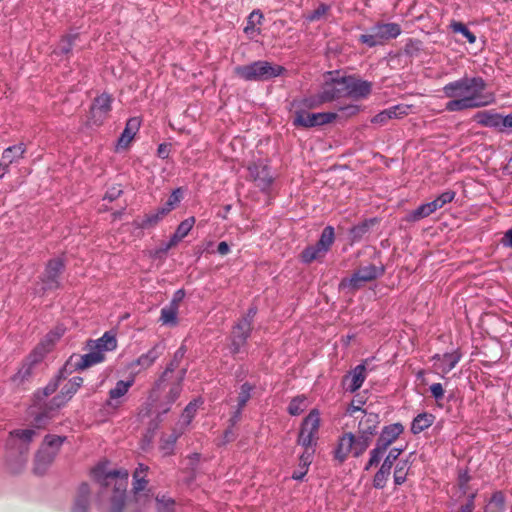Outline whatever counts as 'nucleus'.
<instances>
[{"instance_id": "nucleus-1", "label": "nucleus", "mask_w": 512, "mask_h": 512, "mask_svg": "<svg viewBox=\"0 0 512 512\" xmlns=\"http://www.w3.org/2000/svg\"><path fill=\"white\" fill-rule=\"evenodd\" d=\"M487 83L480 76H464L445 84L442 92L450 100L445 104L447 112L478 109L495 104L493 92H487Z\"/></svg>"}, {"instance_id": "nucleus-2", "label": "nucleus", "mask_w": 512, "mask_h": 512, "mask_svg": "<svg viewBox=\"0 0 512 512\" xmlns=\"http://www.w3.org/2000/svg\"><path fill=\"white\" fill-rule=\"evenodd\" d=\"M363 416L359 420L358 435L353 433H344L338 440L334 450V458L343 463L349 455L354 457L361 456L372 442V438L377 434L380 423L379 415L373 412L363 411Z\"/></svg>"}, {"instance_id": "nucleus-3", "label": "nucleus", "mask_w": 512, "mask_h": 512, "mask_svg": "<svg viewBox=\"0 0 512 512\" xmlns=\"http://www.w3.org/2000/svg\"><path fill=\"white\" fill-rule=\"evenodd\" d=\"M128 476L126 469L108 470L107 462L99 463L91 470V477L103 488L114 485V494L106 512H123Z\"/></svg>"}, {"instance_id": "nucleus-4", "label": "nucleus", "mask_w": 512, "mask_h": 512, "mask_svg": "<svg viewBox=\"0 0 512 512\" xmlns=\"http://www.w3.org/2000/svg\"><path fill=\"white\" fill-rule=\"evenodd\" d=\"M334 86L326 88L320 95L321 102L331 101L342 95L352 98H365L371 92V83L368 81L355 79L351 76L342 77L333 81Z\"/></svg>"}, {"instance_id": "nucleus-5", "label": "nucleus", "mask_w": 512, "mask_h": 512, "mask_svg": "<svg viewBox=\"0 0 512 512\" xmlns=\"http://www.w3.org/2000/svg\"><path fill=\"white\" fill-rule=\"evenodd\" d=\"M285 68L265 60L235 67V74L245 81H267L282 75Z\"/></svg>"}, {"instance_id": "nucleus-6", "label": "nucleus", "mask_w": 512, "mask_h": 512, "mask_svg": "<svg viewBox=\"0 0 512 512\" xmlns=\"http://www.w3.org/2000/svg\"><path fill=\"white\" fill-rule=\"evenodd\" d=\"M66 439L67 437L65 436L51 434L45 436L35 456L34 473L36 475H43L47 472Z\"/></svg>"}, {"instance_id": "nucleus-7", "label": "nucleus", "mask_w": 512, "mask_h": 512, "mask_svg": "<svg viewBox=\"0 0 512 512\" xmlns=\"http://www.w3.org/2000/svg\"><path fill=\"white\" fill-rule=\"evenodd\" d=\"M403 431L404 427L401 423H393L383 427L375 447L370 451L369 460L364 467L365 471L380 463L388 447L397 440Z\"/></svg>"}, {"instance_id": "nucleus-8", "label": "nucleus", "mask_w": 512, "mask_h": 512, "mask_svg": "<svg viewBox=\"0 0 512 512\" xmlns=\"http://www.w3.org/2000/svg\"><path fill=\"white\" fill-rule=\"evenodd\" d=\"M401 34V27L397 23H377L368 33L359 37V42L372 48L384 44L385 41L395 39Z\"/></svg>"}, {"instance_id": "nucleus-9", "label": "nucleus", "mask_w": 512, "mask_h": 512, "mask_svg": "<svg viewBox=\"0 0 512 512\" xmlns=\"http://www.w3.org/2000/svg\"><path fill=\"white\" fill-rule=\"evenodd\" d=\"M320 421V412L318 409H312L303 419L297 437V443L300 446L307 448L316 447Z\"/></svg>"}, {"instance_id": "nucleus-10", "label": "nucleus", "mask_w": 512, "mask_h": 512, "mask_svg": "<svg viewBox=\"0 0 512 512\" xmlns=\"http://www.w3.org/2000/svg\"><path fill=\"white\" fill-rule=\"evenodd\" d=\"M384 272L383 268H378L375 265H368L359 268L355 271L351 277L345 278L340 283V288H349L352 290L359 289L366 282L372 281L377 277L381 276Z\"/></svg>"}, {"instance_id": "nucleus-11", "label": "nucleus", "mask_w": 512, "mask_h": 512, "mask_svg": "<svg viewBox=\"0 0 512 512\" xmlns=\"http://www.w3.org/2000/svg\"><path fill=\"white\" fill-rule=\"evenodd\" d=\"M249 176L262 192H269L274 182L271 168L263 161L253 162L248 166Z\"/></svg>"}, {"instance_id": "nucleus-12", "label": "nucleus", "mask_w": 512, "mask_h": 512, "mask_svg": "<svg viewBox=\"0 0 512 512\" xmlns=\"http://www.w3.org/2000/svg\"><path fill=\"white\" fill-rule=\"evenodd\" d=\"M64 262L61 258L51 259L47 262L41 276L42 290H56L60 287V275L64 270Z\"/></svg>"}, {"instance_id": "nucleus-13", "label": "nucleus", "mask_w": 512, "mask_h": 512, "mask_svg": "<svg viewBox=\"0 0 512 512\" xmlns=\"http://www.w3.org/2000/svg\"><path fill=\"white\" fill-rule=\"evenodd\" d=\"M337 114L334 112L309 113L306 111L296 112L293 124L305 128L320 126L334 121Z\"/></svg>"}, {"instance_id": "nucleus-14", "label": "nucleus", "mask_w": 512, "mask_h": 512, "mask_svg": "<svg viewBox=\"0 0 512 512\" xmlns=\"http://www.w3.org/2000/svg\"><path fill=\"white\" fill-rule=\"evenodd\" d=\"M134 382V377H130L127 380L117 381L116 385L108 392V398L105 401V406L109 409L117 410L123 404V398L134 385Z\"/></svg>"}, {"instance_id": "nucleus-15", "label": "nucleus", "mask_w": 512, "mask_h": 512, "mask_svg": "<svg viewBox=\"0 0 512 512\" xmlns=\"http://www.w3.org/2000/svg\"><path fill=\"white\" fill-rule=\"evenodd\" d=\"M83 378L81 377H73L70 379L63 387L58 395L53 397L50 402V410H56L63 407L77 392V390L82 386Z\"/></svg>"}, {"instance_id": "nucleus-16", "label": "nucleus", "mask_w": 512, "mask_h": 512, "mask_svg": "<svg viewBox=\"0 0 512 512\" xmlns=\"http://www.w3.org/2000/svg\"><path fill=\"white\" fill-rule=\"evenodd\" d=\"M252 331V325L249 320H239L232 331V338L230 344V352L232 354H238L241 348L246 344Z\"/></svg>"}, {"instance_id": "nucleus-17", "label": "nucleus", "mask_w": 512, "mask_h": 512, "mask_svg": "<svg viewBox=\"0 0 512 512\" xmlns=\"http://www.w3.org/2000/svg\"><path fill=\"white\" fill-rule=\"evenodd\" d=\"M473 119L482 127L496 129L500 132H504L507 129L505 116L494 110L479 111L474 115Z\"/></svg>"}, {"instance_id": "nucleus-18", "label": "nucleus", "mask_w": 512, "mask_h": 512, "mask_svg": "<svg viewBox=\"0 0 512 512\" xmlns=\"http://www.w3.org/2000/svg\"><path fill=\"white\" fill-rule=\"evenodd\" d=\"M164 350L165 344L163 342H158L154 344L146 353H143L137 359L132 361L129 367L132 369L139 367L137 372H140L141 370H147L163 354Z\"/></svg>"}, {"instance_id": "nucleus-19", "label": "nucleus", "mask_w": 512, "mask_h": 512, "mask_svg": "<svg viewBox=\"0 0 512 512\" xmlns=\"http://www.w3.org/2000/svg\"><path fill=\"white\" fill-rule=\"evenodd\" d=\"M462 355L459 350H455L450 353H444L443 355L435 354L432 360L435 362V367L440 370L443 374L449 373L460 361Z\"/></svg>"}, {"instance_id": "nucleus-20", "label": "nucleus", "mask_w": 512, "mask_h": 512, "mask_svg": "<svg viewBox=\"0 0 512 512\" xmlns=\"http://www.w3.org/2000/svg\"><path fill=\"white\" fill-rule=\"evenodd\" d=\"M366 379V367L364 364L357 365L343 380L345 389L354 393L361 388Z\"/></svg>"}, {"instance_id": "nucleus-21", "label": "nucleus", "mask_w": 512, "mask_h": 512, "mask_svg": "<svg viewBox=\"0 0 512 512\" xmlns=\"http://www.w3.org/2000/svg\"><path fill=\"white\" fill-rule=\"evenodd\" d=\"M139 127L140 120L138 118L133 117L128 119L126 126L117 141L116 150L126 149L138 132Z\"/></svg>"}, {"instance_id": "nucleus-22", "label": "nucleus", "mask_w": 512, "mask_h": 512, "mask_svg": "<svg viewBox=\"0 0 512 512\" xmlns=\"http://www.w3.org/2000/svg\"><path fill=\"white\" fill-rule=\"evenodd\" d=\"M184 433V428L175 427L169 435H162L159 441V451L163 456L174 454L177 440Z\"/></svg>"}, {"instance_id": "nucleus-23", "label": "nucleus", "mask_w": 512, "mask_h": 512, "mask_svg": "<svg viewBox=\"0 0 512 512\" xmlns=\"http://www.w3.org/2000/svg\"><path fill=\"white\" fill-rule=\"evenodd\" d=\"M112 108V97L107 93H103L95 98L92 105L91 111L93 118H97L99 121L108 115Z\"/></svg>"}, {"instance_id": "nucleus-24", "label": "nucleus", "mask_w": 512, "mask_h": 512, "mask_svg": "<svg viewBox=\"0 0 512 512\" xmlns=\"http://www.w3.org/2000/svg\"><path fill=\"white\" fill-rule=\"evenodd\" d=\"M88 350V353L77 357V361L74 363L76 370H85L89 367L104 362L105 355H102L101 351H97V349L93 348H88Z\"/></svg>"}, {"instance_id": "nucleus-25", "label": "nucleus", "mask_w": 512, "mask_h": 512, "mask_svg": "<svg viewBox=\"0 0 512 512\" xmlns=\"http://www.w3.org/2000/svg\"><path fill=\"white\" fill-rule=\"evenodd\" d=\"M87 348L97 349V351H101L102 355H105V352L113 351L117 348V340L115 335L105 332L100 338L89 340Z\"/></svg>"}, {"instance_id": "nucleus-26", "label": "nucleus", "mask_w": 512, "mask_h": 512, "mask_svg": "<svg viewBox=\"0 0 512 512\" xmlns=\"http://www.w3.org/2000/svg\"><path fill=\"white\" fill-rule=\"evenodd\" d=\"M35 435L36 431L33 429L14 430L9 434L8 443L16 445V441H19L20 453H24L28 451V446Z\"/></svg>"}, {"instance_id": "nucleus-27", "label": "nucleus", "mask_w": 512, "mask_h": 512, "mask_svg": "<svg viewBox=\"0 0 512 512\" xmlns=\"http://www.w3.org/2000/svg\"><path fill=\"white\" fill-rule=\"evenodd\" d=\"M147 480L146 478L136 479L133 480V492H134V505L135 510L134 511H141L142 507H145L147 503L151 502V497L143 493L144 489L146 488Z\"/></svg>"}, {"instance_id": "nucleus-28", "label": "nucleus", "mask_w": 512, "mask_h": 512, "mask_svg": "<svg viewBox=\"0 0 512 512\" xmlns=\"http://www.w3.org/2000/svg\"><path fill=\"white\" fill-rule=\"evenodd\" d=\"M90 488L87 483H82L78 487L77 497L72 508V512H88Z\"/></svg>"}, {"instance_id": "nucleus-29", "label": "nucleus", "mask_w": 512, "mask_h": 512, "mask_svg": "<svg viewBox=\"0 0 512 512\" xmlns=\"http://www.w3.org/2000/svg\"><path fill=\"white\" fill-rule=\"evenodd\" d=\"M25 152L26 145L24 143L9 146L3 151L1 162L6 163V165L9 167L12 163L17 162L19 159L23 158Z\"/></svg>"}, {"instance_id": "nucleus-30", "label": "nucleus", "mask_w": 512, "mask_h": 512, "mask_svg": "<svg viewBox=\"0 0 512 512\" xmlns=\"http://www.w3.org/2000/svg\"><path fill=\"white\" fill-rule=\"evenodd\" d=\"M262 20L263 13L260 10H253L249 14L244 28V32L249 38H254L260 34V29L257 26L262 23Z\"/></svg>"}, {"instance_id": "nucleus-31", "label": "nucleus", "mask_w": 512, "mask_h": 512, "mask_svg": "<svg viewBox=\"0 0 512 512\" xmlns=\"http://www.w3.org/2000/svg\"><path fill=\"white\" fill-rule=\"evenodd\" d=\"M435 420V416L431 413L423 412L418 414L411 423V432L419 434L429 428Z\"/></svg>"}, {"instance_id": "nucleus-32", "label": "nucleus", "mask_w": 512, "mask_h": 512, "mask_svg": "<svg viewBox=\"0 0 512 512\" xmlns=\"http://www.w3.org/2000/svg\"><path fill=\"white\" fill-rule=\"evenodd\" d=\"M186 353V349L184 346H181L173 356L172 361L166 366L164 372L160 376V378L155 382L154 390L159 389L161 384L165 381V377L168 373L173 372L179 365L180 361L183 359Z\"/></svg>"}, {"instance_id": "nucleus-33", "label": "nucleus", "mask_w": 512, "mask_h": 512, "mask_svg": "<svg viewBox=\"0 0 512 512\" xmlns=\"http://www.w3.org/2000/svg\"><path fill=\"white\" fill-rule=\"evenodd\" d=\"M65 327L62 325L56 326L53 330L48 332L40 343V348L44 352L49 351L54 344L65 334Z\"/></svg>"}, {"instance_id": "nucleus-34", "label": "nucleus", "mask_w": 512, "mask_h": 512, "mask_svg": "<svg viewBox=\"0 0 512 512\" xmlns=\"http://www.w3.org/2000/svg\"><path fill=\"white\" fill-rule=\"evenodd\" d=\"M435 211V205L432 204V202L424 203L418 206L415 210L411 211L409 214H407L406 220L408 222H417L423 218L430 216Z\"/></svg>"}, {"instance_id": "nucleus-35", "label": "nucleus", "mask_w": 512, "mask_h": 512, "mask_svg": "<svg viewBox=\"0 0 512 512\" xmlns=\"http://www.w3.org/2000/svg\"><path fill=\"white\" fill-rule=\"evenodd\" d=\"M78 34H68L61 38L58 45L53 49V54L56 56H67L73 49L75 40Z\"/></svg>"}, {"instance_id": "nucleus-36", "label": "nucleus", "mask_w": 512, "mask_h": 512, "mask_svg": "<svg viewBox=\"0 0 512 512\" xmlns=\"http://www.w3.org/2000/svg\"><path fill=\"white\" fill-rule=\"evenodd\" d=\"M178 310L175 305L165 306L161 309L160 321L163 325L176 326L178 324Z\"/></svg>"}, {"instance_id": "nucleus-37", "label": "nucleus", "mask_w": 512, "mask_h": 512, "mask_svg": "<svg viewBox=\"0 0 512 512\" xmlns=\"http://www.w3.org/2000/svg\"><path fill=\"white\" fill-rule=\"evenodd\" d=\"M410 470V464L408 460H399L394 468L393 480L395 485L399 486L405 483L408 472Z\"/></svg>"}, {"instance_id": "nucleus-38", "label": "nucleus", "mask_w": 512, "mask_h": 512, "mask_svg": "<svg viewBox=\"0 0 512 512\" xmlns=\"http://www.w3.org/2000/svg\"><path fill=\"white\" fill-rule=\"evenodd\" d=\"M335 233L334 228L332 226H326L317 241L316 245L322 250V252L326 253L332 244L334 243Z\"/></svg>"}, {"instance_id": "nucleus-39", "label": "nucleus", "mask_w": 512, "mask_h": 512, "mask_svg": "<svg viewBox=\"0 0 512 512\" xmlns=\"http://www.w3.org/2000/svg\"><path fill=\"white\" fill-rule=\"evenodd\" d=\"M36 361L37 360L34 359L23 363L17 373L12 376L11 380L16 384H22L28 380L32 375L33 365Z\"/></svg>"}, {"instance_id": "nucleus-40", "label": "nucleus", "mask_w": 512, "mask_h": 512, "mask_svg": "<svg viewBox=\"0 0 512 512\" xmlns=\"http://www.w3.org/2000/svg\"><path fill=\"white\" fill-rule=\"evenodd\" d=\"M487 512H504L505 511V496L501 491H496L491 496L487 506Z\"/></svg>"}, {"instance_id": "nucleus-41", "label": "nucleus", "mask_w": 512, "mask_h": 512, "mask_svg": "<svg viewBox=\"0 0 512 512\" xmlns=\"http://www.w3.org/2000/svg\"><path fill=\"white\" fill-rule=\"evenodd\" d=\"M200 401H192L190 402L184 409L182 415H181V423L179 425L178 428H184V430L186 429V427L191 423L192 419L194 418L195 416V413L200 405Z\"/></svg>"}, {"instance_id": "nucleus-42", "label": "nucleus", "mask_w": 512, "mask_h": 512, "mask_svg": "<svg viewBox=\"0 0 512 512\" xmlns=\"http://www.w3.org/2000/svg\"><path fill=\"white\" fill-rule=\"evenodd\" d=\"M307 408V398L303 395L294 397L288 405V413L292 416H298Z\"/></svg>"}, {"instance_id": "nucleus-43", "label": "nucleus", "mask_w": 512, "mask_h": 512, "mask_svg": "<svg viewBox=\"0 0 512 512\" xmlns=\"http://www.w3.org/2000/svg\"><path fill=\"white\" fill-rule=\"evenodd\" d=\"M390 474L391 468L385 467L381 464L379 470L374 475L373 487L376 489H383L386 486Z\"/></svg>"}, {"instance_id": "nucleus-44", "label": "nucleus", "mask_w": 512, "mask_h": 512, "mask_svg": "<svg viewBox=\"0 0 512 512\" xmlns=\"http://www.w3.org/2000/svg\"><path fill=\"white\" fill-rule=\"evenodd\" d=\"M325 253L315 244L313 246L306 247L301 253V260L304 263H311L312 261L318 259L320 256Z\"/></svg>"}, {"instance_id": "nucleus-45", "label": "nucleus", "mask_w": 512, "mask_h": 512, "mask_svg": "<svg viewBox=\"0 0 512 512\" xmlns=\"http://www.w3.org/2000/svg\"><path fill=\"white\" fill-rule=\"evenodd\" d=\"M195 217L191 216L183 220L176 228L175 234L178 239L185 238L189 232L192 230L194 224H195Z\"/></svg>"}, {"instance_id": "nucleus-46", "label": "nucleus", "mask_w": 512, "mask_h": 512, "mask_svg": "<svg viewBox=\"0 0 512 512\" xmlns=\"http://www.w3.org/2000/svg\"><path fill=\"white\" fill-rule=\"evenodd\" d=\"M253 390L254 386L252 384L248 382L242 384L240 387L237 406H239L240 408H244L247 402L250 400Z\"/></svg>"}, {"instance_id": "nucleus-47", "label": "nucleus", "mask_w": 512, "mask_h": 512, "mask_svg": "<svg viewBox=\"0 0 512 512\" xmlns=\"http://www.w3.org/2000/svg\"><path fill=\"white\" fill-rule=\"evenodd\" d=\"M451 28L453 32L462 34L470 44L476 42V36L462 22H452Z\"/></svg>"}, {"instance_id": "nucleus-48", "label": "nucleus", "mask_w": 512, "mask_h": 512, "mask_svg": "<svg viewBox=\"0 0 512 512\" xmlns=\"http://www.w3.org/2000/svg\"><path fill=\"white\" fill-rule=\"evenodd\" d=\"M456 196V193L453 190H447L441 193L436 199H434L432 204L435 205V210L442 208L446 204L452 202Z\"/></svg>"}, {"instance_id": "nucleus-49", "label": "nucleus", "mask_w": 512, "mask_h": 512, "mask_svg": "<svg viewBox=\"0 0 512 512\" xmlns=\"http://www.w3.org/2000/svg\"><path fill=\"white\" fill-rule=\"evenodd\" d=\"M411 106L405 104H398L386 109L387 113L390 115V119H398L402 118L409 114Z\"/></svg>"}, {"instance_id": "nucleus-50", "label": "nucleus", "mask_w": 512, "mask_h": 512, "mask_svg": "<svg viewBox=\"0 0 512 512\" xmlns=\"http://www.w3.org/2000/svg\"><path fill=\"white\" fill-rule=\"evenodd\" d=\"M370 224L368 221H364L361 224L353 226L350 229V237L352 241H359L369 230Z\"/></svg>"}, {"instance_id": "nucleus-51", "label": "nucleus", "mask_w": 512, "mask_h": 512, "mask_svg": "<svg viewBox=\"0 0 512 512\" xmlns=\"http://www.w3.org/2000/svg\"><path fill=\"white\" fill-rule=\"evenodd\" d=\"M175 501L165 496L156 498V512H174Z\"/></svg>"}, {"instance_id": "nucleus-52", "label": "nucleus", "mask_w": 512, "mask_h": 512, "mask_svg": "<svg viewBox=\"0 0 512 512\" xmlns=\"http://www.w3.org/2000/svg\"><path fill=\"white\" fill-rule=\"evenodd\" d=\"M329 9V5L321 3L315 10L306 16V20L309 22L317 21L323 17L329 11Z\"/></svg>"}, {"instance_id": "nucleus-53", "label": "nucleus", "mask_w": 512, "mask_h": 512, "mask_svg": "<svg viewBox=\"0 0 512 512\" xmlns=\"http://www.w3.org/2000/svg\"><path fill=\"white\" fill-rule=\"evenodd\" d=\"M303 448H304V452L300 456L299 468L308 470V467L310 466L312 459H313L315 448H307V447H303Z\"/></svg>"}, {"instance_id": "nucleus-54", "label": "nucleus", "mask_w": 512, "mask_h": 512, "mask_svg": "<svg viewBox=\"0 0 512 512\" xmlns=\"http://www.w3.org/2000/svg\"><path fill=\"white\" fill-rule=\"evenodd\" d=\"M165 215L164 214H161V210L160 208L154 212V213H150V214H147L145 216V218L142 220V223H141V226L143 228L145 227H150L152 225H155L156 223H158Z\"/></svg>"}, {"instance_id": "nucleus-55", "label": "nucleus", "mask_w": 512, "mask_h": 512, "mask_svg": "<svg viewBox=\"0 0 512 512\" xmlns=\"http://www.w3.org/2000/svg\"><path fill=\"white\" fill-rule=\"evenodd\" d=\"M402 452H403L402 448L394 447V448L390 449L388 454L384 458V460L382 462V465L392 469V466H393L394 462L397 460V458L399 457V455Z\"/></svg>"}, {"instance_id": "nucleus-56", "label": "nucleus", "mask_w": 512, "mask_h": 512, "mask_svg": "<svg viewBox=\"0 0 512 512\" xmlns=\"http://www.w3.org/2000/svg\"><path fill=\"white\" fill-rule=\"evenodd\" d=\"M61 379H62V375H61V374L57 375V376H56L53 380H51V381L46 385V387L43 389V394H44L45 396H49V395H51L52 393H54V392L57 390V388H58V386H59V384H60V380H61Z\"/></svg>"}, {"instance_id": "nucleus-57", "label": "nucleus", "mask_w": 512, "mask_h": 512, "mask_svg": "<svg viewBox=\"0 0 512 512\" xmlns=\"http://www.w3.org/2000/svg\"><path fill=\"white\" fill-rule=\"evenodd\" d=\"M430 392L435 400L439 401L444 397V389L441 383H433L430 386Z\"/></svg>"}, {"instance_id": "nucleus-58", "label": "nucleus", "mask_w": 512, "mask_h": 512, "mask_svg": "<svg viewBox=\"0 0 512 512\" xmlns=\"http://www.w3.org/2000/svg\"><path fill=\"white\" fill-rule=\"evenodd\" d=\"M390 120V115L387 113L386 109L376 114L372 119L371 123L384 125Z\"/></svg>"}, {"instance_id": "nucleus-59", "label": "nucleus", "mask_w": 512, "mask_h": 512, "mask_svg": "<svg viewBox=\"0 0 512 512\" xmlns=\"http://www.w3.org/2000/svg\"><path fill=\"white\" fill-rule=\"evenodd\" d=\"M180 393H181V385L179 383L174 385L173 387H171L169 394H168V403L170 405L172 403H174L180 396Z\"/></svg>"}, {"instance_id": "nucleus-60", "label": "nucleus", "mask_w": 512, "mask_h": 512, "mask_svg": "<svg viewBox=\"0 0 512 512\" xmlns=\"http://www.w3.org/2000/svg\"><path fill=\"white\" fill-rule=\"evenodd\" d=\"M364 405V401L361 399H353L351 404L349 405L347 412L352 415L357 411L363 412L362 406Z\"/></svg>"}, {"instance_id": "nucleus-61", "label": "nucleus", "mask_w": 512, "mask_h": 512, "mask_svg": "<svg viewBox=\"0 0 512 512\" xmlns=\"http://www.w3.org/2000/svg\"><path fill=\"white\" fill-rule=\"evenodd\" d=\"M148 466L140 463L133 474V480L146 478Z\"/></svg>"}, {"instance_id": "nucleus-62", "label": "nucleus", "mask_w": 512, "mask_h": 512, "mask_svg": "<svg viewBox=\"0 0 512 512\" xmlns=\"http://www.w3.org/2000/svg\"><path fill=\"white\" fill-rule=\"evenodd\" d=\"M184 297H185V291L183 289L177 290L173 294V298L170 301L169 305H171V306L175 305V307L179 308V303L184 299Z\"/></svg>"}, {"instance_id": "nucleus-63", "label": "nucleus", "mask_w": 512, "mask_h": 512, "mask_svg": "<svg viewBox=\"0 0 512 512\" xmlns=\"http://www.w3.org/2000/svg\"><path fill=\"white\" fill-rule=\"evenodd\" d=\"M181 197H182V192H181V189L180 188H177L175 189L171 195L169 196L168 198V201L174 205V207H176L180 201H181Z\"/></svg>"}, {"instance_id": "nucleus-64", "label": "nucleus", "mask_w": 512, "mask_h": 512, "mask_svg": "<svg viewBox=\"0 0 512 512\" xmlns=\"http://www.w3.org/2000/svg\"><path fill=\"white\" fill-rule=\"evenodd\" d=\"M474 498L475 495L471 494L467 500V502L461 506L458 512H473L474 510Z\"/></svg>"}]
</instances>
